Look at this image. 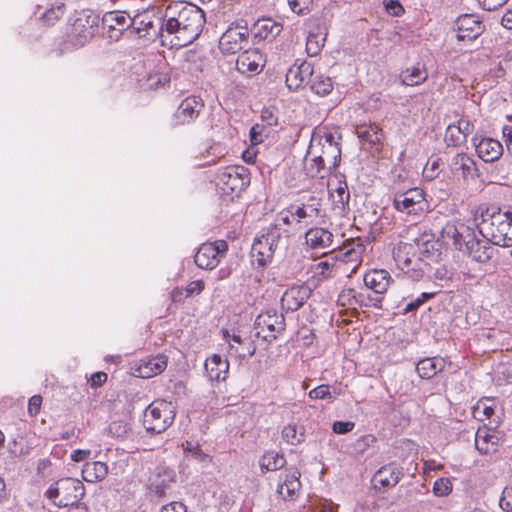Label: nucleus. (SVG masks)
Returning <instances> with one entry per match:
<instances>
[{
	"label": "nucleus",
	"instance_id": "49",
	"mask_svg": "<svg viewBox=\"0 0 512 512\" xmlns=\"http://www.w3.org/2000/svg\"><path fill=\"white\" fill-rule=\"evenodd\" d=\"M184 451L189 453L193 459L201 463H210L211 458L208 454H206L199 446L198 443L187 441L186 444L183 445Z\"/></svg>",
	"mask_w": 512,
	"mask_h": 512
},
{
	"label": "nucleus",
	"instance_id": "10",
	"mask_svg": "<svg viewBox=\"0 0 512 512\" xmlns=\"http://www.w3.org/2000/svg\"><path fill=\"white\" fill-rule=\"evenodd\" d=\"M175 482L176 472L174 469L165 465H158L150 473L147 488L150 494L163 498Z\"/></svg>",
	"mask_w": 512,
	"mask_h": 512
},
{
	"label": "nucleus",
	"instance_id": "3",
	"mask_svg": "<svg viewBox=\"0 0 512 512\" xmlns=\"http://www.w3.org/2000/svg\"><path fill=\"white\" fill-rule=\"evenodd\" d=\"M340 136L335 132L320 129L312 134L309 148L310 154L315 158H321L326 164L327 170L335 169L341 160Z\"/></svg>",
	"mask_w": 512,
	"mask_h": 512
},
{
	"label": "nucleus",
	"instance_id": "35",
	"mask_svg": "<svg viewBox=\"0 0 512 512\" xmlns=\"http://www.w3.org/2000/svg\"><path fill=\"white\" fill-rule=\"evenodd\" d=\"M282 29V24L271 18L259 19L254 25L255 37L262 40L274 39L281 33Z\"/></svg>",
	"mask_w": 512,
	"mask_h": 512
},
{
	"label": "nucleus",
	"instance_id": "9",
	"mask_svg": "<svg viewBox=\"0 0 512 512\" xmlns=\"http://www.w3.org/2000/svg\"><path fill=\"white\" fill-rule=\"evenodd\" d=\"M227 250L228 245L224 240L203 243L194 256V262L201 269L212 270L217 267Z\"/></svg>",
	"mask_w": 512,
	"mask_h": 512
},
{
	"label": "nucleus",
	"instance_id": "36",
	"mask_svg": "<svg viewBox=\"0 0 512 512\" xmlns=\"http://www.w3.org/2000/svg\"><path fill=\"white\" fill-rule=\"evenodd\" d=\"M327 36L325 26H317L314 30H310L307 41L306 51L310 56H317L324 47Z\"/></svg>",
	"mask_w": 512,
	"mask_h": 512
},
{
	"label": "nucleus",
	"instance_id": "54",
	"mask_svg": "<svg viewBox=\"0 0 512 512\" xmlns=\"http://www.w3.org/2000/svg\"><path fill=\"white\" fill-rule=\"evenodd\" d=\"M65 5L63 2H57L55 5H52L51 8L47 9L43 14V19L48 24H53L56 20H58L64 14Z\"/></svg>",
	"mask_w": 512,
	"mask_h": 512
},
{
	"label": "nucleus",
	"instance_id": "33",
	"mask_svg": "<svg viewBox=\"0 0 512 512\" xmlns=\"http://www.w3.org/2000/svg\"><path fill=\"white\" fill-rule=\"evenodd\" d=\"M446 361L441 357L424 358L416 365L418 375L423 379H431L444 370Z\"/></svg>",
	"mask_w": 512,
	"mask_h": 512
},
{
	"label": "nucleus",
	"instance_id": "56",
	"mask_svg": "<svg viewBox=\"0 0 512 512\" xmlns=\"http://www.w3.org/2000/svg\"><path fill=\"white\" fill-rule=\"evenodd\" d=\"M314 0H288L291 10L298 15L309 13Z\"/></svg>",
	"mask_w": 512,
	"mask_h": 512
},
{
	"label": "nucleus",
	"instance_id": "12",
	"mask_svg": "<svg viewBox=\"0 0 512 512\" xmlns=\"http://www.w3.org/2000/svg\"><path fill=\"white\" fill-rule=\"evenodd\" d=\"M475 234L472 228L462 222H448L442 229V237L451 241L454 247L464 252Z\"/></svg>",
	"mask_w": 512,
	"mask_h": 512
},
{
	"label": "nucleus",
	"instance_id": "46",
	"mask_svg": "<svg viewBox=\"0 0 512 512\" xmlns=\"http://www.w3.org/2000/svg\"><path fill=\"white\" fill-rule=\"evenodd\" d=\"M309 83L311 91L320 96L329 94L333 89L331 78L321 74L312 76Z\"/></svg>",
	"mask_w": 512,
	"mask_h": 512
},
{
	"label": "nucleus",
	"instance_id": "52",
	"mask_svg": "<svg viewBox=\"0 0 512 512\" xmlns=\"http://www.w3.org/2000/svg\"><path fill=\"white\" fill-rule=\"evenodd\" d=\"M229 349L231 353H234L240 358L251 357L256 351L255 346L249 338L246 340V345L235 346L229 342Z\"/></svg>",
	"mask_w": 512,
	"mask_h": 512
},
{
	"label": "nucleus",
	"instance_id": "55",
	"mask_svg": "<svg viewBox=\"0 0 512 512\" xmlns=\"http://www.w3.org/2000/svg\"><path fill=\"white\" fill-rule=\"evenodd\" d=\"M345 249L346 251L344 252V256L349 261H358L365 251V246L361 242L357 241L347 245Z\"/></svg>",
	"mask_w": 512,
	"mask_h": 512
},
{
	"label": "nucleus",
	"instance_id": "41",
	"mask_svg": "<svg viewBox=\"0 0 512 512\" xmlns=\"http://www.w3.org/2000/svg\"><path fill=\"white\" fill-rule=\"evenodd\" d=\"M132 18L129 14L124 11H113L108 12L103 17V23L107 28H126L132 27Z\"/></svg>",
	"mask_w": 512,
	"mask_h": 512
},
{
	"label": "nucleus",
	"instance_id": "22",
	"mask_svg": "<svg viewBox=\"0 0 512 512\" xmlns=\"http://www.w3.org/2000/svg\"><path fill=\"white\" fill-rule=\"evenodd\" d=\"M203 107L204 103L200 97L189 96L185 98L175 112L177 123L186 124L192 122L199 116Z\"/></svg>",
	"mask_w": 512,
	"mask_h": 512
},
{
	"label": "nucleus",
	"instance_id": "53",
	"mask_svg": "<svg viewBox=\"0 0 512 512\" xmlns=\"http://www.w3.org/2000/svg\"><path fill=\"white\" fill-rule=\"evenodd\" d=\"M452 491V482L450 478H439L433 484V493L437 497L448 496Z\"/></svg>",
	"mask_w": 512,
	"mask_h": 512
},
{
	"label": "nucleus",
	"instance_id": "20",
	"mask_svg": "<svg viewBox=\"0 0 512 512\" xmlns=\"http://www.w3.org/2000/svg\"><path fill=\"white\" fill-rule=\"evenodd\" d=\"M450 170L455 175H461L464 181L474 180L478 177L475 161L465 153H457L449 162Z\"/></svg>",
	"mask_w": 512,
	"mask_h": 512
},
{
	"label": "nucleus",
	"instance_id": "62",
	"mask_svg": "<svg viewBox=\"0 0 512 512\" xmlns=\"http://www.w3.org/2000/svg\"><path fill=\"white\" fill-rule=\"evenodd\" d=\"M384 6L392 16H400L404 13V8L398 0H384Z\"/></svg>",
	"mask_w": 512,
	"mask_h": 512
},
{
	"label": "nucleus",
	"instance_id": "48",
	"mask_svg": "<svg viewBox=\"0 0 512 512\" xmlns=\"http://www.w3.org/2000/svg\"><path fill=\"white\" fill-rule=\"evenodd\" d=\"M427 77L426 71L420 68H413L411 71L406 70L401 74V82L407 86H416L423 83Z\"/></svg>",
	"mask_w": 512,
	"mask_h": 512
},
{
	"label": "nucleus",
	"instance_id": "47",
	"mask_svg": "<svg viewBox=\"0 0 512 512\" xmlns=\"http://www.w3.org/2000/svg\"><path fill=\"white\" fill-rule=\"evenodd\" d=\"M282 438L290 445H297L304 439L303 428L296 424H288L282 430Z\"/></svg>",
	"mask_w": 512,
	"mask_h": 512
},
{
	"label": "nucleus",
	"instance_id": "4",
	"mask_svg": "<svg viewBox=\"0 0 512 512\" xmlns=\"http://www.w3.org/2000/svg\"><path fill=\"white\" fill-rule=\"evenodd\" d=\"M175 406L165 400H155L143 412L142 423L148 433L160 434L174 422Z\"/></svg>",
	"mask_w": 512,
	"mask_h": 512
},
{
	"label": "nucleus",
	"instance_id": "61",
	"mask_svg": "<svg viewBox=\"0 0 512 512\" xmlns=\"http://www.w3.org/2000/svg\"><path fill=\"white\" fill-rule=\"evenodd\" d=\"M109 433L115 437H123L126 435L128 428L127 424L122 421H114L109 425Z\"/></svg>",
	"mask_w": 512,
	"mask_h": 512
},
{
	"label": "nucleus",
	"instance_id": "1",
	"mask_svg": "<svg viewBox=\"0 0 512 512\" xmlns=\"http://www.w3.org/2000/svg\"><path fill=\"white\" fill-rule=\"evenodd\" d=\"M166 35L172 47H185L193 43L201 34L206 18L196 5L186 2L170 3L164 13Z\"/></svg>",
	"mask_w": 512,
	"mask_h": 512
},
{
	"label": "nucleus",
	"instance_id": "58",
	"mask_svg": "<svg viewBox=\"0 0 512 512\" xmlns=\"http://www.w3.org/2000/svg\"><path fill=\"white\" fill-rule=\"evenodd\" d=\"M433 296H434V293L423 292L415 300L410 301L406 305L404 311L406 313L416 311L421 305H423L426 301L431 299Z\"/></svg>",
	"mask_w": 512,
	"mask_h": 512
},
{
	"label": "nucleus",
	"instance_id": "42",
	"mask_svg": "<svg viewBox=\"0 0 512 512\" xmlns=\"http://www.w3.org/2000/svg\"><path fill=\"white\" fill-rule=\"evenodd\" d=\"M304 169L308 176L310 177H324L325 173H330L331 171L327 170L326 164H324L321 158H315L310 154V148L308 147L306 156L304 158Z\"/></svg>",
	"mask_w": 512,
	"mask_h": 512
},
{
	"label": "nucleus",
	"instance_id": "5",
	"mask_svg": "<svg viewBox=\"0 0 512 512\" xmlns=\"http://www.w3.org/2000/svg\"><path fill=\"white\" fill-rule=\"evenodd\" d=\"M136 14L132 18V27L130 33L143 39L145 42H154L159 37H166L165 20L149 11Z\"/></svg>",
	"mask_w": 512,
	"mask_h": 512
},
{
	"label": "nucleus",
	"instance_id": "44",
	"mask_svg": "<svg viewBox=\"0 0 512 512\" xmlns=\"http://www.w3.org/2000/svg\"><path fill=\"white\" fill-rule=\"evenodd\" d=\"M286 464V459L283 454L275 451L266 452L260 460V468L262 472L276 471L283 468Z\"/></svg>",
	"mask_w": 512,
	"mask_h": 512
},
{
	"label": "nucleus",
	"instance_id": "26",
	"mask_svg": "<svg viewBox=\"0 0 512 512\" xmlns=\"http://www.w3.org/2000/svg\"><path fill=\"white\" fill-rule=\"evenodd\" d=\"M333 238L334 236L329 230L321 227L310 228L305 233L307 246L317 251L331 248Z\"/></svg>",
	"mask_w": 512,
	"mask_h": 512
},
{
	"label": "nucleus",
	"instance_id": "15",
	"mask_svg": "<svg viewBox=\"0 0 512 512\" xmlns=\"http://www.w3.org/2000/svg\"><path fill=\"white\" fill-rule=\"evenodd\" d=\"M61 497L57 502L59 507H68L76 504L85 494L83 483L75 478H62L58 480Z\"/></svg>",
	"mask_w": 512,
	"mask_h": 512
},
{
	"label": "nucleus",
	"instance_id": "64",
	"mask_svg": "<svg viewBox=\"0 0 512 512\" xmlns=\"http://www.w3.org/2000/svg\"><path fill=\"white\" fill-rule=\"evenodd\" d=\"M160 512H187V508L182 502L172 501L163 505Z\"/></svg>",
	"mask_w": 512,
	"mask_h": 512
},
{
	"label": "nucleus",
	"instance_id": "31",
	"mask_svg": "<svg viewBox=\"0 0 512 512\" xmlns=\"http://www.w3.org/2000/svg\"><path fill=\"white\" fill-rule=\"evenodd\" d=\"M355 132L361 143L363 145H368L370 148L380 144L383 138L382 130L374 123L358 125Z\"/></svg>",
	"mask_w": 512,
	"mask_h": 512
},
{
	"label": "nucleus",
	"instance_id": "17",
	"mask_svg": "<svg viewBox=\"0 0 512 512\" xmlns=\"http://www.w3.org/2000/svg\"><path fill=\"white\" fill-rule=\"evenodd\" d=\"M311 294L312 289L306 284L292 286L282 295V307L288 311H297L311 297Z\"/></svg>",
	"mask_w": 512,
	"mask_h": 512
},
{
	"label": "nucleus",
	"instance_id": "38",
	"mask_svg": "<svg viewBox=\"0 0 512 512\" xmlns=\"http://www.w3.org/2000/svg\"><path fill=\"white\" fill-rule=\"evenodd\" d=\"M108 474V466L101 461L86 462L82 468V477L86 482L95 483Z\"/></svg>",
	"mask_w": 512,
	"mask_h": 512
},
{
	"label": "nucleus",
	"instance_id": "21",
	"mask_svg": "<svg viewBox=\"0 0 512 512\" xmlns=\"http://www.w3.org/2000/svg\"><path fill=\"white\" fill-rule=\"evenodd\" d=\"M313 76V66L307 61L292 65L286 74V84L290 90H296L305 83H309Z\"/></svg>",
	"mask_w": 512,
	"mask_h": 512
},
{
	"label": "nucleus",
	"instance_id": "59",
	"mask_svg": "<svg viewBox=\"0 0 512 512\" xmlns=\"http://www.w3.org/2000/svg\"><path fill=\"white\" fill-rule=\"evenodd\" d=\"M336 264V260L334 257L328 258L324 261H320L316 265V270L318 274L322 275L323 277H328L331 274L332 269L334 268Z\"/></svg>",
	"mask_w": 512,
	"mask_h": 512
},
{
	"label": "nucleus",
	"instance_id": "24",
	"mask_svg": "<svg viewBox=\"0 0 512 512\" xmlns=\"http://www.w3.org/2000/svg\"><path fill=\"white\" fill-rule=\"evenodd\" d=\"M403 477V468L390 463L379 468L374 474L373 481L384 488L396 486Z\"/></svg>",
	"mask_w": 512,
	"mask_h": 512
},
{
	"label": "nucleus",
	"instance_id": "51",
	"mask_svg": "<svg viewBox=\"0 0 512 512\" xmlns=\"http://www.w3.org/2000/svg\"><path fill=\"white\" fill-rule=\"evenodd\" d=\"M270 133L269 127L265 124H255L250 129V140L253 145L262 143Z\"/></svg>",
	"mask_w": 512,
	"mask_h": 512
},
{
	"label": "nucleus",
	"instance_id": "7",
	"mask_svg": "<svg viewBox=\"0 0 512 512\" xmlns=\"http://www.w3.org/2000/svg\"><path fill=\"white\" fill-rule=\"evenodd\" d=\"M393 207L406 215H420L427 208L425 192L418 187L398 189L393 195Z\"/></svg>",
	"mask_w": 512,
	"mask_h": 512
},
{
	"label": "nucleus",
	"instance_id": "30",
	"mask_svg": "<svg viewBox=\"0 0 512 512\" xmlns=\"http://www.w3.org/2000/svg\"><path fill=\"white\" fill-rule=\"evenodd\" d=\"M299 477L300 473L294 471L291 474L285 475V478L279 483L277 493L283 500L293 501L297 498L301 487Z\"/></svg>",
	"mask_w": 512,
	"mask_h": 512
},
{
	"label": "nucleus",
	"instance_id": "11",
	"mask_svg": "<svg viewBox=\"0 0 512 512\" xmlns=\"http://www.w3.org/2000/svg\"><path fill=\"white\" fill-rule=\"evenodd\" d=\"M249 38L246 25L229 26L219 40V48L224 53L235 54L243 49Z\"/></svg>",
	"mask_w": 512,
	"mask_h": 512
},
{
	"label": "nucleus",
	"instance_id": "23",
	"mask_svg": "<svg viewBox=\"0 0 512 512\" xmlns=\"http://www.w3.org/2000/svg\"><path fill=\"white\" fill-rule=\"evenodd\" d=\"M496 402L494 399L485 398L481 399L477 402V404L473 408V416L475 419L481 422L488 421L484 425H491L493 427H498L501 419L500 416L496 412Z\"/></svg>",
	"mask_w": 512,
	"mask_h": 512
},
{
	"label": "nucleus",
	"instance_id": "63",
	"mask_svg": "<svg viewBox=\"0 0 512 512\" xmlns=\"http://www.w3.org/2000/svg\"><path fill=\"white\" fill-rule=\"evenodd\" d=\"M456 127L459 129L461 134L464 136V138L467 140V137L473 132L474 125L468 118H461L457 121V123H454Z\"/></svg>",
	"mask_w": 512,
	"mask_h": 512
},
{
	"label": "nucleus",
	"instance_id": "32",
	"mask_svg": "<svg viewBox=\"0 0 512 512\" xmlns=\"http://www.w3.org/2000/svg\"><path fill=\"white\" fill-rule=\"evenodd\" d=\"M205 370L208 377L212 381L225 380L228 370L229 363L226 359H223L220 355L213 354L205 362Z\"/></svg>",
	"mask_w": 512,
	"mask_h": 512
},
{
	"label": "nucleus",
	"instance_id": "25",
	"mask_svg": "<svg viewBox=\"0 0 512 512\" xmlns=\"http://www.w3.org/2000/svg\"><path fill=\"white\" fill-rule=\"evenodd\" d=\"M167 367V357L157 355L140 360L135 370L136 376L140 378H151L162 373Z\"/></svg>",
	"mask_w": 512,
	"mask_h": 512
},
{
	"label": "nucleus",
	"instance_id": "28",
	"mask_svg": "<svg viewBox=\"0 0 512 512\" xmlns=\"http://www.w3.org/2000/svg\"><path fill=\"white\" fill-rule=\"evenodd\" d=\"M392 282L390 273L384 269H374L364 275L366 287L376 294H383L387 291Z\"/></svg>",
	"mask_w": 512,
	"mask_h": 512
},
{
	"label": "nucleus",
	"instance_id": "45",
	"mask_svg": "<svg viewBox=\"0 0 512 512\" xmlns=\"http://www.w3.org/2000/svg\"><path fill=\"white\" fill-rule=\"evenodd\" d=\"M329 194L334 206L343 211L350 198L346 182H339L338 186L335 189H331Z\"/></svg>",
	"mask_w": 512,
	"mask_h": 512
},
{
	"label": "nucleus",
	"instance_id": "8",
	"mask_svg": "<svg viewBox=\"0 0 512 512\" xmlns=\"http://www.w3.org/2000/svg\"><path fill=\"white\" fill-rule=\"evenodd\" d=\"M249 183V174L243 166H229L218 175L217 186L223 194L234 197L238 196Z\"/></svg>",
	"mask_w": 512,
	"mask_h": 512
},
{
	"label": "nucleus",
	"instance_id": "34",
	"mask_svg": "<svg viewBox=\"0 0 512 512\" xmlns=\"http://www.w3.org/2000/svg\"><path fill=\"white\" fill-rule=\"evenodd\" d=\"M320 202L316 198H311L309 202L302 206L292 207L289 211L293 220L300 222L301 220H313L320 216Z\"/></svg>",
	"mask_w": 512,
	"mask_h": 512
},
{
	"label": "nucleus",
	"instance_id": "18",
	"mask_svg": "<svg viewBox=\"0 0 512 512\" xmlns=\"http://www.w3.org/2000/svg\"><path fill=\"white\" fill-rule=\"evenodd\" d=\"M263 68V57L257 49L245 50L236 60V69L246 76L259 74Z\"/></svg>",
	"mask_w": 512,
	"mask_h": 512
},
{
	"label": "nucleus",
	"instance_id": "27",
	"mask_svg": "<svg viewBox=\"0 0 512 512\" xmlns=\"http://www.w3.org/2000/svg\"><path fill=\"white\" fill-rule=\"evenodd\" d=\"M492 245L488 240L481 241L474 237L464 252H467L473 261L486 264L492 259L496 251Z\"/></svg>",
	"mask_w": 512,
	"mask_h": 512
},
{
	"label": "nucleus",
	"instance_id": "14",
	"mask_svg": "<svg viewBox=\"0 0 512 512\" xmlns=\"http://www.w3.org/2000/svg\"><path fill=\"white\" fill-rule=\"evenodd\" d=\"M94 35V20H90L88 15H80L72 23L68 34L69 43L76 47H83Z\"/></svg>",
	"mask_w": 512,
	"mask_h": 512
},
{
	"label": "nucleus",
	"instance_id": "39",
	"mask_svg": "<svg viewBox=\"0 0 512 512\" xmlns=\"http://www.w3.org/2000/svg\"><path fill=\"white\" fill-rule=\"evenodd\" d=\"M252 254L256 257L258 264L261 266L271 262L274 256L273 249L269 247L267 239H264V236L261 232H259L253 242Z\"/></svg>",
	"mask_w": 512,
	"mask_h": 512
},
{
	"label": "nucleus",
	"instance_id": "16",
	"mask_svg": "<svg viewBox=\"0 0 512 512\" xmlns=\"http://www.w3.org/2000/svg\"><path fill=\"white\" fill-rule=\"evenodd\" d=\"M457 38L462 41H472L484 31V25L476 15L464 14L456 20Z\"/></svg>",
	"mask_w": 512,
	"mask_h": 512
},
{
	"label": "nucleus",
	"instance_id": "13",
	"mask_svg": "<svg viewBox=\"0 0 512 512\" xmlns=\"http://www.w3.org/2000/svg\"><path fill=\"white\" fill-rule=\"evenodd\" d=\"M504 437V432L497 430V427L484 425L475 433V447L481 454L493 453L503 443Z\"/></svg>",
	"mask_w": 512,
	"mask_h": 512
},
{
	"label": "nucleus",
	"instance_id": "57",
	"mask_svg": "<svg viewBox=\"0 0 512 512\" xmlns=\"http://www.w3.org/2000/svg\"><path fill=\"white\" fill-rule=\"evenodd\" d=\"M310 399H328L332 401L334 397L330 391V387L328 385H320L314 389H312L308 394Z\"/></svg>",
	"mask_w": 512,
	"mask_h": 512
},
{
	"label": "nucleus",
	"instance_id": "2",
	"mask_svg": "<svg viewBox=\"0 0 512 512\" xmlns=\"http://www.w3.org/2000/svg\"><path fill=\"white\" fill-rule=\"evenodd\" d=\"M479 233L490 243L512 247V213L499 207L480 205L474 214Z\"/></svg>",
	"mask_w": 512,
	"mask_h": 512
},
{
	"label": "nucleus",
	"instance_id": "6",
	"mask_svg": "<svg viewBox=\"0 0 512 512\" xmlns=\"http://www.w3.org/2000/svg\"><path fill=\"white\" fill-rule=\"evenodd\" d=\"M285 327L284 315L273 308L261 312L254 322L255 335L268 343L276 340Z\"/></svg>",
	"mask_w": 512,
	"mask_h": 512
},
{
	"label": "nucleus",
	"instance_id": "19",
	"mask_svg": "<svg viewBox=\"0 0 512 512\" xmlns=\"http://www.w3.org/2000/svg\"><path fill=\"white\" fill-rule=\"evenodd\" d=\"M415 253L420 261L430 263L441 259V244L430 236H423L415 240Z\"/></svg>",
	"mask_w": 512,
	"mask_h": 512
},
{
	"label": "nucleus",
	"instance_id": "43",
	"mask_svg": "<svg viewBox=\"0 0 512 512\" xmlns=\"http://www.w3.org/2000/svg\"><path fill=\"white\" fill-rule=\"evenodd\" d=\"M394 259L403 268H408L412 264V258L417 257L415 253V245L412 243L400 242L393 252Z\"/></svg>",
	"mask_w": 512,
	"mask_h": 512
},
{
	"label": "nucleus",
	"instance_id": "40",
	"mask_svg": "<svg viewBox=\"0 0 512 512\" xmlns=\"http://www.w3.org/2000/svg\"><path fill=\"white\" fill-rule=\"evenodd\" d=\"M264 236V239H267V243L271 249H273L274 253L278 248L284 247V237L283 233L285 232L280 224H270L267 227H264L260 231Z\"/></svg>",
	"mask_w": 512,
	"mask_h": 512
},
{
	"label": "nucleus",
	"instance_id": "37",
	"mask_svg": "<svg viewBox=\"0 0 512 512\" xmlns=\"http://www.w3.org/2000/svg\"><path fill=\"white\" fill-rule=\"evenodd\" d=\"M392 195L400 190L415 187L414 181L409 176V171L402 166H395L389 175Z\"/></svg>",
	"mask_w": 512,
	"mask_h": 512
},
{
	"label": "nucleus",
	"instance_id": "29",
	"mask_svg": "<svg viewBox=\"0 0 512 512\" xmlns=\"http://www.w3.org/2000/svg\"><path fill=\"white\" fill-rule=\"evenodd\" d=\"M477 155L485 162H493L500 158L503 153L502 144L492 138H483L475 144Z\"/></svg>",
	"mask_w": 512,
	"mask_h": 512
},
{
	"label": "nucleus",
	"instance_id": "50",
	"mask_svg": "<svg viewBox=\"0 0 512 512\" xmlns=\"http://www.w3.org/2000/svg\"><path fill=\"white\" fill-rule=\"evenodd\" d=\"M466 141L467 140L464 138L455 124L448 125L445 132V142L448 146H460Z\"/></svg>",
	"mask_w": 512,
	"mask_h": 512
},
{
	"label": "nucleus",
	"instance_id": "60",
	"mask_svg": "<svg viewBox=\"0 0 512 512\" xmlns=\"http://www.w3.org/2000/svg\"><path fill=\"white\" fill-rule=\"evenodd\" d=\"M499 505L504 511L512 512V486L504 488Z\"/></svg>",
	"mask_w": 512,
	"mask_h": 512
}]
</instances>
